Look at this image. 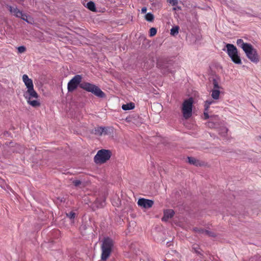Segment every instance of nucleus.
Returning a JSON list of instances; mask_svg holds the SVG:
<instances>
[{"label": "nucleus", "instance_id": "nucleus-1", "mask_svg": "<svg viewBox=\"0 0 261 261\" xmlns=\"http://www.w3.org/2000/svg\"><path fill=\"white\" fill-rule=\"evenodd\" d=\"M114 241L109 237L104 238L101 245V259L106 260L110 256L114 248Z\"/></svg>", "mask_w": 261, "mask_h": 261}, {"label": "nucleus", "instance_id": "nucleus-2", "mask_svg": "<svg viewBox=\"0 0 261 261\" xmlns=\"http://www.w3.org/2000/svg\"><path fill=\"white\" fill-rule=\"evenodd\" d=\"M81 88L89 92L92 93L95 96L103 98L106 96L105 93L96 85L86 82H83Z\"/></svg>", "mask_w": 261, "mask_h": 261}, {"label": "nucleus", "instance_id": "nucleus-3", "mask_svg": "<svg viewBox=\"0 0 261 261\" xmlns=\"http://www.w3.org/2000/svg\"><path fill=\"white\" fill-rule=\"evenodd\" d=\"M111 152L109 150L101 149L98 151L94 158V162L97 164H101L106 163L110 159Z\"/></svg>", "mask_w": 261, "mask_h": 261}, {"label": "nucleus", "instance_id": "nucleus-4", "mask_svg": "<svg viewBox=\"0 0 261 261\" xmlns=\"http://www.w3.org/2000/svg\"><path fill=\"white\" fill-rule=\"evenodd\" d=\"M226 47L227 54L232 61L236 64H241L242 61L238 55V51L236 47L233 44H227Z\"/></svg>", "mask_w": 261, "mask_h": 261}, {"label": "nucleus", "instance_id": "nucleus-5", "mask_svg": "<svg viewBox=\"0 0 261 261\" xmlns=\"http://www.w3.org/2000/svg\"><path fill=\"white\" fill-rule=\"evenodd\" d=\"M193 103V99H187L182 103L181 111L183 117L186 119H188L192 116Z\"/></svg>", "mask_w": 261, "mask_h": 261}, {"label": "nucleus", "instance_id": "nucleus-6", "mask_svg": "<svg viewBox=\"0 0 261 261\" xmlns=\"http://www.w3.org/2000/svg\"><path fill=\"white\" fill-rule=\"evenodd\" d=\"M213 102H214V101L213 100H211V101L206 100L205 101V103L204 105V111L203 113V119H204L206 120L210 117L211 118V120L214 119L215 121H216L215 122H214L212 121H210L207 122V126L211 128L215 127V125H216V123L218 122L217 121L218 120V116H215L213 117L212 116H210L208 115V109L210 105H211Z\"/></svg>", "mask_w": 261, "mask_h": 261}, {"label": "nucleus", "instance_id": "nucleus-7", "mask_svg": "<svg viewBox=\"0 0 261 261\" xmlns=\"http://www.w3.org/2000/svg\"><path fill=\"white\" fill-rule=\"evenodd\" d=\"M83 82L81 75L77 74L75 75L68 83V91L72 92L75 90L79 86L81 88V84Z\"/></svg>", "mask_w": 261, "mask_h": 261}, {"label": "nucleus", "instance_id": "nucleus-8", "mask_svg": "<svg viewBox=\"0 0 261 261\" xmlns=\"http://www.w3.org/2000/svg\"><path fill=\"white\" fill-rule=\"evenodd\" d=\"M22 80L28 88L27 93L28 94L32 97L37 98L38 96L37 93L34 89L32 80L27 74L23 75Z\"/></svg>", "mask_w": 261, "mask_h": 261}, {"label": "nucleus", "instance_id": "nucleus-9", "mask_svg": "<svg viewBox=\"0 0 261 261\" xmlns=\"http://www.w3.org/2000/svg\"><path fill=\"white\" fill-rule=\"evenodd\" d=\"M244 51L247 58L252 62L257 63L259 61V57L256 49L254 48L251 44Z\"/></svg>", "mask_w": 261, "mask_h": 261}, {"label": "nucleus", "instance_id": "nucleus-10", "mask_svg": "<svg viewBox=\"0 0 261 261\" xmlns=\"http://www.w3.org/2000/svg\"><path fill=\"white\" fill-rule=\"evenodd\" d=\"M139 206L144 208H149L152 206L154 201L152 200L145 198H140L137 202Z\"/></svg>", "mask_w": 261, "mask_h": 261}, {"label": "nucleus", "instance_id": "nucleus-11", "mask_svg": "<svg viewBox=\"0 0 261 261\" xmlns=\"http://www.w3.org/2000/svg\"><path fill=\"white\" fill-rule=\"evenodd\" d=\"M174 212L172 210H167L164 212V216L162 218L163 221H167L170 218L173 217Z\"/></svg>", "mask_w": 261, "mask_h": 261}, {"label": "nucleus", "instance_id": "nucleus-12", "mask_svg": "<svg viewBox=\"0 0 261 261\" xmlns=\"http://www.w3.org/2000/svg\"><path fill=\"white\" fill-rule=\"evenodd\" d=\"M188 162L190 164L194 165L196 166H202L204 165V163L200 160H197L194 157H188Z\"/></svg>", "mask_w": 261, "mask_h": 261}, {"label": "nucleus", "instance_id": "nucleus-13", "mask_svg": "<svg viewBox=\"0 0 261 261\" xmlns=\"http://www.w3.org/2000/svg\"><path fill=\"white\" fill-rule=\"evenodd\" d=\"M8 9L9 11L13 14L14 16H15L16 17L19 18L20 17L22 16V12L20 11L17 7H13L12 6H9Z\"/></svg>", "mask_w": 261, "mask_h": 261}, {"label": "nucleus", "instance_id": "nucleus-14", "mask_svg": "<svg viewBox=\"0 0 261 261\" xmlns=\"http://www.w3.org/2000/svg\"><path fill=\"white\" fill-rule=\"evenodd\" d=\"M237 45L240 46L243 50H245L251 44L248 43H244L242 39H239L237 41Z\"/></svg>", "mask_w": 261, "mask_h": 261}, {"label": "nucleus", "instance_id": "nucleus-15", "mask_svg": "<svg viewBox=\"0 0 261 261\" xmlns=\"http://www.w3.org/2000/svg\"><path fill=\"white\" fill-rule=\"evenodd\" d=\"M135 105L133 102H130L122 106V109L124 111L133 110L135 108Z\"/></svg>", "mask_w": 261, "mask_h": 261}, {"label": "nucleus", "instance_id": "nucleus-16", "mask_svg": "<svg viewBox=\"0 0 261 261\" xmlns=\"http://www.w3.org/2000/svg\"><path fill=\"white\" fill-rule=\"evenodd\" d=\"M195 231L199 232L200 233H204L208 236L214 237L215 234L214 232L210 231L207 230H204L203 229H199L197 228H194Z\"/></svg>", "mask_w": 261, "mask_h": 261}, {"label": "nucleus", "instance_id": "nucleus-17", "mask_svg": "<svg viewBox=\"0 0 261 261\" xmlns=\"http://www.w3.org/2000/svg\"><path fill=\"white\" fill-rule=\"evenodd\" d=\"M28 103L34 107H37L40 105V102L36 99L31 100V99H28Z\"/></svg>", "mask_w": 261, "mask_h": 261}, {"label": "nucleus", "instance_id": "nucleus-18", "mask_svg": "<svg viewBox=\"0 0 261 261\" xmlns=\"http://www.w3.org/2000/svg\"><path fill=\"white\" fill-rule=\"evenodd\" d=\"M105 128H103V127H95L94 130V133L95 135H98V136H101L103 134V129Z\"/></svg>", "mask_w": 261, "mask_h": 261}, {"label": "nucleus", "instance_id": "nucleus-19", "mask_svg": "<svg viewBox=\"0 0 261 261\" xmlns=\"http://www.w3.org/2000/svg\"><path fill=\"white\" fill-rule=\"evenodd\" d=\"M86 7L93 12L96 11L95 4L92 1H90L87 4Z\"/></svg>", "mask_w": 261, "mask_h": 261}, {"label": "nucleus", "instance_id": "nucleus-20", "mask_svg": "<svg viewBox=\"0 0 261 261\" xmlns=\"http://www.w3.org/2000/svg\"><path fill=\"white\" fill-rule=\"evenodd\" d=\"M179 29L178 26L173 27L170 30V34L172 36L176 35L178 33Z\"/></svg>", "mask_w": 261, "mask_h": 261}, {"label": "nucleus", "instance_id": "nucleus-21", "mask_svg": "<svg viewBox=\"0 0 261 261\" xmlns=\"http://www.w3.org/2000/svg\"><path fill=\"white\" fill-rule=\"evenodd\" d=\"M154 18L153 15L151 13H148L145 16V19L150 22H152L154 20Z\"/></svg>", "mask_w": 261, "mask_h": 261}, {"label": "nucleus", "instance_id": "nucleus-22", "mask_svg": "<svg viewBox=\"0 0 261 261\" xmlns=\"http://www.w3.org/2000/svg\"><path fill=\"white\" fill-rule=\"evenodd\" d=\"M220 94V91L219 90H214L212 91V96L213 98H218Z\"/></svg>", "mask_w": 261, "mask_h": 261}, {"label": "nucleus", "instance_id": "nucleus-23", "mask_svg": "<svg viewBox=\"0 0 261 261\" xmlns=\"http://www.w3.org/2000/svg\"><path fill=\"white\" fill-rule=\"evenodd\" d=\"M103 128H105L103 130L104 135H108L111 133V130L112 131V128L110 127H103Z\"/></svg>", "mask_w": 261, "mask_h": 261}, {"label": "nucleus", "instance_id": "nucleus-24", "mask_svg": "<svg viewBox=\"0 0 261 261\" xmlns=\"http://www.w3.org/2000/svg\"><path fill=\"white\" fill-rule=\"evenodd\" d=\"M28 17L29 16L27 14L22 13V16L20 17L19 18H21L22 20L25 21L28 23H31V22L29 20ZM29 17H30L29 16Z\"/></svg>", "mask_w": 261, "mask_h": 261}, {"label": "nucleus", "instance_id": "nucleus-25", "mask_svg": "<svg viewBox=\"0 0 261 261\" xmlns=\"http://www.w3.org/2000/svg\"><path fill=\"white\" fill-rule=\"evenodd\" d=\"M157 32V30L155 28H151L150 29V36L152 37L154 36Z\"/></svg>", "mask_w": 261, "mask_h": 261}, {"label": "nucleus", "instance_id": "nucleus-26", "mask_svg": "<svg viewBox=\"0 0 261 261\" xmlns=\"http://www.w3.org/2000/svg\"><path fill=\"white\" fill-rule=\"evenodd\" d=\"M17 50L19 53H23L26 51V47L24 46L18 47Z\"/></svg>", "mask_w": 261, "mask_h": 261}, {"label": "nucleus", "instance_id": "nucleus-27", "mask_svg": "<svg viewBox=\"0 0 261 261\" xmlns=\"http://www.w3.org/2000/svg\"><path fill=\"white\" fill-rule=\"evenodd\" d=\"M66 215H67V217L71 219H74L75 216V214L73 212H70V213H69L68 214H67Z\"/></svg>", "mask_w": 261, "mask_h": 261}, {"label": "nucleus", "instance_id": "nucleus-28", "mask_svg": "<svg viewBox=\"0 0 261 261\" xmlns=\"http://www.w3.org/2000/svg\"><path fill=\"white\" fill-rule=\"evenodd\" d=\"M197 96H198V93L195 91L193 92L191 95H188V98H196Z\"/></svg>", "mask_w": 261, "mask_h": 261}, {"label": "nucleus", "instance_id": "nucleus-29", "mask_svg": "<svg viewBox=\"0 0 261 261\" xmlns=\"http://www.w3.org/2000/svg\"><path fill=\"white\" fill-rule=\"evenodd\" d=\"M168 2L172 4V6H176L178 4L177 0H168Z\"/></svg>", "mask_w": 261, "mask_h": 261}, {"label": "nucleus", "instance_id": "nucleus-30", "mask_svg": "<svg viewBox=\"0 0 261 261\" xmlns=\"http://www.w3.org/2000/svg\"><path fill=\"white\" fill-rule=\"evenodd\" d=\"M72 182L75 187H78L82 184L81 181L80 180H74Z\"/></svg>", "mask_w": 261, "mask_h": 261}, {"label": "nucleus", "instance_id": "nucleus-31", "mask_svg": "<svg viewBox=\"0 0 261 261\" xmlns=\"http://www.w3.org/2000/svg\"><path fill=\"white\" fill-rule=\"evenodd\" d=\"M213 84L215 88H219L218 84L215 79L213 80Z\"/></svg>", "mask_w": 261, "mask_h": 261}, {"label": "nucleus", "instance_id": "nucleus-32", "mask_svg": "<svg viewBox=\"0 0 261 261\" xmlns=\"http://www.w3.org/2000/svg\"><path fill=\"white\" fill-rule=\"evenodd\" d=\"M5 184V180L0 177V186H2Z\"/></svg>", "mask_w": 261, "mask_h": 261}, {"label": "nucleus", "instance_id": "nucleus-33", "mask_svg": "<svg viewBox=\"0 0 261 261\" xmlns=\"http://www.w3.org/2000/svg\"><path fill=\"white\" fill-rule=\"evenodd\" d=\"M147 11V8L146 7H143L141 9V12L142 13H145Z\"/></svg>", "mask_w": 261, "mask_h": 261}]
</instances>
